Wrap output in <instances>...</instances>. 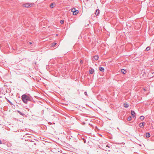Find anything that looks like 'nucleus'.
I'll return each instance as SVG.
<instances>
[{"mask_svg":"<svg viewBox=\"0 0 154 154\" xmlns=\"http://www.w3.org/2000/svg\"><path fill=\"white\" fill-rule=\"evenodd\" d=\"M56 6V4L55 3H52L50 5V7L51 8H53L54 7Z\"/></svg>","mask_w":154,"mask_h":154,"instance_id":"nucleus-5","label":"nucleus"},{"mask_svg":"<svg viewBox=\"0 0 154 154\" xmlns=\"http://www.w3.org/2000/svg\"><path fill=\"white\" fill-rule=\"evenodd\" d=\"M82 140H83V141H84V143H86V140H85V139H84V138H83V139H82Z\"/></svg>","mask_w":154,"mask_h":154,"instance_id":"nucleus-22","label":"nucleus"},{"mask_svg":"<svg viewBox=\"0 0 154 154\" xmlns=\"http://www.w3.org/2000/svg\"><path fill=\"white\" fill-rule=\"evenodd\" d=\"M29 44H30V45H31V44H32V43L31 42H29Z\"/></svg>","mask_w":154,"mask_h":154,"instance_id":"nucleus-26","label":"nucleus"},{"mask_svg":"<svg viewBox=\"0 0 154 154\" xmlns=\"http://www.w3.org/2000/svg\"><path fill=\"white\" fill-rule=\"evenodd\" d=\"M124 106L125 108H127L128 107L129 105L127 103H124Z\"/></svg>","mask_w":154,"mask_h":154,"instance_id":"nucleus-12","label":"nucleus"},{"mask_svg":"<svg viewBox=\"0 0 154 154\" xmlns=\"http://www.w3.org/2000/svg\"><path fill=\"white\" fill-rule=\"evenodd\" d=\"M94 57L95 60H97L98 59L99 57L97 55H95L94 56Z\"/></svg>","mask_w":154,"mask_h":154,"instance_id":"nucleus-11","label":"nucleus"},{"mask_svg":"<svg viewBox=\"0 0 154 154\" xmlns=\"http://www.w3.org/2000/svg\"><path fill=\"white\" fill-rule=\"evenodd\" d=\"M143 90H144V91H145L146 90V89L145 88H144Z\"/></svg>","mask_w":154,"mask_h":154,"instance_id":"nucleus-27","label":"nucleus"},{"mask_svg":"<svg viewBox=\"0 0 154 154\" xmlns=\"http://www.w3.org/2000/svg\"><path fill=\"white\" fill-rule=\"evenodd\" d=\"M140 119L142 120H143L144 119V116H141L140 117Z\"/></svg>","mask_w":154,"mask_h":154,"instance_id":"nucleus-16","label":"nucleus"},{"mask_svg":"<svg viewBox=\"0 0 154 154\" xmlns=\"http://www.w3.org/2000/svg\"><path fill=\"white\" fill-rule=\"evenodd\" d=\"M146 137H149L150 136V134L149 132H147L146 134Z\"/></svg>","mask_w":154,"mask_h":154,"instance_id":"nucleus-10","label":"nucleus"},{"mask_svg":"<svg viewBox=\"0 0 154 154\" xmlns=\"http://www.w3.org/2000/svg\"><path fill=\"white\" fill-rule=\"evenodd\" d=\"M2 97L1 96H0V98H1Z\"/></svg>","mask_w":154,"mask_h":154,"instance_id":"nucleus-28","label":"nucleus"},{"mask_svg":"<svg viewBox=\"0 0 154 154\" xmlns=\"http://www.w3.org/2000/svg\"><path fill=\"white\" fill-rule=\"evenodd\" d=\"M109 146L107 145H106V147L105 148V149H103L104 150H105L106 151H110V150H109Z\"/></svg>","mask_w":154,"mask_h":154,"instance_id":"nucleus-7","label":"nucleus"},{"mask_svg":"<svg viewBox=\"0 0 154 154\" xmlns=\"http://www.w3.org/2000/svg\"><path fill=\"white\" fill-rule=\"evenodd\" d=\"M150 49V48L149 47H148L146 48V50L147 51H148Z\"/></svg>","mask_w":154,"mask_h":154,"instance_id":"nucleus-20","label":"nucleus"},{"mask_svg":"<svg viewBox=\"0 0 154 154\" xmlns=\"http://www.w3.org/2000/svg\"><path fill=\"white\" fill-rule=\"evenodd\" d=\"M71 11L73 12V14L74 15H76L78 13V11L76 10V9L75 8H73L72 9Z\"/></svg>","mask_w":154,"mask_h":154,"instance_id":"nucleus-3","label":"nucleus"},{"mask_svg":"<svg viewBox=\"0 0 154 154\" xmlns=\"http://www.w3.org/2000/svg\"><path fill=\"white\" fill-rule=\"evenodd\" d=\"M64 22V21L63 20H61L60 21V23L61 24H63V23Z\"/></svg>","mask_w":154,"mask_h":154,"instance_id":"nucleus-21","label":"nucleus"},{"mask_svg":"<svg viewBox=\"0 0 154 154\" xmlns=\"http://www.w3.org/2000/svg\"><path fill=\"white\" fill-rule=\"evenodd\" d=\"M56 43H52L51 44V47H53L54 46L56 45Z\"/></svg>","mask_w":154,"mask_h":154,"instance_id":"nucleus-17","label":"nucleus"},{"mask_svg":"<svg viewBox=\"0 0 154 154\" xmlns=\"http://www.w3.org/2000/svg\"><path fill=\"white\" fill-rule=\"evenodd\" d=\"M21 115H23V114L19 111H17Z\"/></svg>","mask_w":154,"mask_h":154,"instance_id":"nucleus-19","label":"nucleus"},{"mask_svg":"<svg viewBox=\"0 0 154 154\" xmlns=\"http://www.w3.org/2000/svg\"><path fill=\"white\" fill-rule=\"evenodd\" d=\"M84 94L86 95V96H88L87 95V92L86 91L84 93Z\"/></svg>","mask_w":154,"mask_h":154,"instance_id":"nucleus-23","label":"nucleus"},{"mask_svg":"<svg viewBox=\"0 0 154 154\" xmlns=\"http://www.w3.org/2000/svg\"><path fill=\"white\" fill-rule=\"evenodd\" d=\"M94 72V70L93 69H91V70H89V73L90 74H92Z\"/></svg>","mask_w":154,"mask_h":154,"instance_id":"nucleus-6","label":"nucleus"},{"mask_svg":"<svg viewBox=\"0 0 154 154\" xmlns=\"http://www.w3.org/2000/svg\"><path fill=\"white\" fill-rule=\"evenodd\" d=\"M100 11L98 9H97L96 11V12L95 13L96 15L97 16L100 13Z\"/></svg>","mask_w":154,"mask_h":154,"instance_id":"nucleus-9","label":"nucleus"},{"mask_svg":"<svg viewBox=\"0 0 154 154\" xmlns=\"http://www.w3.org/2000/svg\"><path fill=\"white\" fill-rule=\"evenodd\" d=\"M121 72L123 74H125L126 73V71L124 69H122L121 70Z\"/></svg>","mask_w":154,"mask_h":154,"instance_id":"nucleus-8","label":"nucleus"},{"mask_svg":"<svg viewBox=\"0 0 154 154\" xmlns=\"http://www.w3.org/2000/svg\"><path fill=\"white\" fill-rule=\"evenodd\" d=\"M99 70L103 72L104 70V69L103 67H100L99 68Z\"/></svg>","mask_w":154,"mask_h":154,"instance_id":"nucleus-13","label":"nucleus"},{"mask_svg":"<svg viewBox=\"0 0 154 154\" xmlns=\"http://www.w3.org/2000/svg\"><path fill=\"white\" fill-rule=\"evenodd\" d=\"M34 5L33 3H27L23 5V6L28 8L31 7Z\"/></svg>","mask_w":154,"mask_h":154,"instance_id":"nucleus-2","label":"nucleus"},{"mask_svg":"<svg viewBox=\"0 0 154 154\" xmlns=\"http://www.w3.org/2000/svg\"><path fill=\"white\" fill-rule=\"evenodd\" d=\"M80 63H83V61H82V60H81V61H80Z\"/></svg>","mask_w":154,"mask_h":154,"instance_id":"nucleus-24","label":"nucleus"},{"mask_svg":"<svg viewBox=\"0 0 154 154\" xmlns=\"http://www.w3.org/2000/svg\"><path fill=\"white\" fill-rule=\"evenodd\" d=\"M2 144V142L0 140V144Z\"/></svg>","mask_w":154,"mask_h":154,"instance_id":"nucleus-25","label":"nucleus"},{"mask_svg":"<svg viewBox=\"0 0 154 154\" xmlns=\"http://www.w3.org/2000/svg\"><path fill=\"white\" fill-rule=\"evenodd\" d=\"M6 99L8 102L11 105H13L12 103L8 99Z\"/></svg>","mask_w":154,"mask_h":154,"instance_id":"nucleus-15","label":"nucleus"},{"mask_svg":"<svg viewBox=\"0 0 154 154\" xmlns=\"http://www.w3.org/2000/svg\"><path fill=\"white\" fill-rule=\"evenodd\" d=\"M131 116H129L128 119V120L129 121H130L131 120Z\"/></svg>","mask_w":154,"mask_h":154,"instance_id":"nucleus-18","label":"nucleus"},{"mask_svg":"<svg viewBox=\"0 0 154 154\" xmlns=\"http://www.w3.org/2000/svg\"><path fill=\"white\" fill-rule=\"evenodd\" d=\"M21 98L23 102L26 104H27L28 101L31 100V98L26 94L23 95L21 96Z\"/></svg>","mask_w":154,"mask_h":154,"instance_id":"nucleus-1","label":"nucleus"},{"mask_svg":"<svg viewBox=\"0 0 154 154\" xmlns=\"http://www.w3.org/2000/svg\"><path fill=\"white\" fill-rule=\"evenodd\" d=\"M135 114V112L134 111H131V115L133 117L134 116V115Z\"/></svg>","mask_w":154,"mask_h":154,"instance_id":"nucleus-14","label":"nucleus"},{"mask_svg":"<svg viewBox=\"0 0 154 154\" xmlns=\"http://www.w3.org/2000/svg\"><path fill=\"white\" fill-rule=\"evenodd\" d=\"M145 124V123L144 122L140 123L139 124V126L141 128H143L144 125Z\"/></svg>","mask_w":154,"mask_h":154,"instance_id":"nucleus-4","label":"nucleus"}]
</instances>
